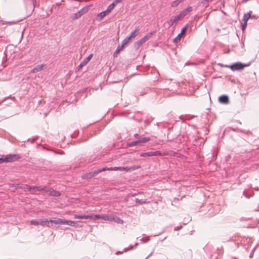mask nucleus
<instances>
[{"instance_id": "f257e3e1", "label": "nucleus", "mask_w": 259, "mask_h": 259, "mask_svg": "<svg viewBox=\"0 0 259 259\" xmlns=\"http://www.w3.org/2000/svg\"><path fill=\"white\" fill-rule=\"evenodd\" d=\"M250 65V63L245 64L241 62H236L230 66L225 65L226 67H229L232 71H237L242 70L244 67Z\"/></svg>"}, {"instance_id": "f03ea898", "label": "nucleus", "mask_w": 259, "mask_h": 259, "mask_svg": "<svg viewBox=\"0 0 259 259\" xmlns=\"http://www.w3.org/2000/svg\"><path fill=\"white\" fill-rule=\"evenodd\" d=\"M155 32V31L151 32L149 33H147L146 35H145L143 38L136 41L135 43V48L137 49H139V48L144 43H145L146 41L149 40L152 35Z\"/></svg>"}, {"instance_id": "7ed1b4c3", "label": "nucleus", "mask_w": 259, "mask_h": 259, "mask_svg": "<svg viewBox=\"0 0 259 259\" xmlns=\"http://www.w3.org/2000/svg\"><path fill=\"white\" fill-rule=\"evenodd\" d=\"M104 171H106V168H99L93 171L90 172L89 174H87L85 175H84L83 178L84 179H91L95 176L97 175L98 174Z\"/></svg>"}, {"instance_id": "20e7f679", "label": "nucleus", "mask_w": 259, "mask_h": 259, "mask_svg": "<svg viewBox=\"0 0 259 259\" xmlns=\"http://www.w3.org/2000/svg\"><path fill=\"white\" fill-rule=\"evenodd\" d=\"M20 158L18 154H9L5 156L6 163H9L16 161Z\"/></svg>"}, {"instance_id": "39448f33", "label": "nucleus", "mask_w": 259, "mask_h": 259, "mask_svg": "<svg viewBox=\"0 0 259 259\" xmlns=\"http://www.w3.org/2000/svg\"><path fill=\"white\" fill-rule=\"evenodd\" d=\"M163 154L159 151H150L140 153L141 157H151L154 156H162Z\"/></svg>"}, {"instance_id": "423d86ee", "label": "nucleus", "mask_w": 259, "mask_h": 259, "mask_svg": "<svg viewBox=\"0 0 259 259\" xmlns=\"http://www.w3.org/2000/svg\"><path fill=\"white\" fill-rule=\"evenodd\" d=\"M45 193L49 195L55 197L60 195V193L59 191H56L52 188H49L47 187H46V190H45Z\"/></svg>"}, {"instance_id": "0eeeda50", "label": "nucleus", "mask_w": 259, "mask_h": 259, "mask_svg": "<svg viewBox=\"0 0 259 259\" xmlns=\"http://www.w3.org/2000/svg\"><path fill=\"white\" fill-rule=\"evenodd\" d=\"M193 10L192 7L189 6L186 9H184V10L182 11L180 14L178 15V16L180 17L181 19L183 18L185 16H186L189 13L191 12Z\"/></svg>"}, {"instance_id": "6e6552de", "label": "nucleus", "mask_w": 259, "mask_h": 259, "mask_svg": "<svg viewBox=\"0 0 259 259\" xmlns=\"http://www.w3.org/2000/svg\"><path fill=\"white\" fill-rule=\"evenodd\" d=\"M87 12V9L84 8L80 9L79 11H78L77 13L74 14L72 16V19H77L80 17L82 15H83L84 14H85Z\"/></svg>"}, {"instance_id": "1a4fd4ad", "label": "nucleus", "mask_w": 259, "mask_h": 259, "mask_svg": "<svg viewBox=\"0 0 259 259\" xmlns=\"http://www.w3.org/2000/svg\"><path fill=\"white\" fill-rule=\"evenodd\" d=\"M93 54L89 55L86 58H85L78 66V69L79 70L83 66H85L92 58Z\"/></svg>"}, {"instance_id": "9d476101", "label": "nucleus", "mask_w": 259, "mask_h": 259, "mask_svg": "<svg viewBox=\"0 0 259 259\" xmlns=\"http://www.w3.org/2000/svg\"><path fill=\"white\" fill-rule=\"evenodd\" d=\"M181 20L180 17L178 15L172 17L171 19L167 22L169 27L172 26L174 23L177 22L178 21Z\"/></svg>"}, {"instance_id": "9b49d317", "label": "nucleus", "mask_w": 259, "mask_h": 259, "mask_svg": "<svg viewBox=\"0 0 259 259\" xmlns=\"http://www.w3.org/2000/svg\"><path fill=\"white\" fill-rule=\"evenodd\" d=\"M219 101L220 103L225 104L229 102L228 96L225 95L221 96L219 98Z\"/></svg>"}, {"instance_id": "f8f14e48", "label": "nucleus", "mask_w": 259, "mask_h": 259, "mask_svg": "<svg viewBox=\"0 0 259 259\" xmlns=\"http://www.w3.org/2000/svg\"><path fill=\"white\" fill-rule=\"evenodd\" d=\"M75 219H92V215H77L75 214L74 215Z\"/></svg>"}, {"instance_id": "ddd939ff", "label": "nucleus", "mask_w": 259, "mask_h": 259, "mask_svg": "<svg viewBox=\"0 0 259 259\" xmlns=\"http://www.w3.org/2000/svg\"><path fill=\"white\" fill-rule=\"evenodd\" d=\"M44 66V64L38 65L32 69L31 72L33 73L38 72L42 70Z\"/></svg>"}, {"instance_id": "4468645a", "label": "nucleus", "mask_w": 259, "mask_h": 259, "mask_svg": "<svg viewBox=\"0 0 259 259\" xmlns=\"http://www.w3.org/2000/svg\"><path fill=\"white\" fill-rule=\"evenodd\" d=\"M39 225L42 226H47L48 227H51L52 226V225H50V222L47 219H39Z\"/></svg>"}, {"instance_id": "2eb2a0df", "label": "nucleus", "mask_w": 259, "mask_h": 259, "mask_svg": "<svg viewBox=\"0 0 259 259\" xmlns=\"http://www.w3.org/2000/svg\"><path fill=\"white\" fill-rule=\"evenodd\" d=\"M140 30V28L139 27H136V29L131 33L130 35L127 37L129 39H131L132 38L135 37L137 35H138V31Z\"/></svg>"}, {"instance_id": "dca6fc26", "label": "nucleus", "mask_w": 259, "mask_h": 259, "mask_svg": "<svg viewBox=\"0 0 259 259\" xmlns=\"http://www.w3.org/2000/svg\"><path fill=\"white\" fill-rule=\"evenodd\" d=\"M80 222H75L71 221L70 222V226L74 227L76 228H81L82 225L79 224Z\"/></svg>"}, {"instance_id": "f3484780", "label": "nucleus", "mask_w": 259, "mask_h": 259, "mask_svg": "<svg viewBox=\"0 0 259 259\" xmlns=\"http://www.w3.org/2000/svg\"><path fill=\"white\" fill-rule=\"evenodd\" d=\"M141 167L140 165H134L132 166H127V171H131L138 169Z\"/></svg>"}, {"instance_id": "a211bd4d", "label": "nucleus", "mask_w": 259, "mask_h": 259, "mask_svg": "<svg viewBox=\"0 0 259 259\" xmlns=\"http://www.w3.org/2000/svg\"><path fill=\"white\" fill-rule=\"evenodd\" d=\"M135 201L137 204H140V205L143 204H146L148 202L146 199H139L138 198H136L135 199Z\"/></svg>"}, {"instance_id": "6ab92c4d", "label": "nucleus", "mask_w": 259, "mask_h": 259, "mask_svg": "<svg viewBox=\"0 0 259 259\" xmlns=\"http://www.w3.org/2000/svg\"><path fill=\"white\" fill-rule=\"evenodd\" d=\"M106 11L101 12L98 15V18L99 20H101L107 14Z\"/></svg>"}, {"instance_id": "aec40b11", "label": "nucleus", "mask_w": 259, "mask_h": 259, "mask_svg": "<svg viewBox=\"0 0 259 259\" xmlns=\"http://www.w3.org/2000/svg\"><path fill=\"white\" fill-rule=\"evenodd\" d=\"M250 12L249 13H248L247 14H245L243 16V18L242 19V21H244V22H247V21L248 20V19L251 16V14H250Z\"/></svg>"}, {"instance_id": "412c9836", "label": "nucleus", "mask_w": 259, "mask_h": 259, "mask_svg": "<svg viewBox=\"0 0 259 259\" xmlns=\"http://www.w3.org/2000/svg\"><path fill=\"white\" fill-rule=\"evenodd\" d=\"M138 144H140L139 140L130 142L127 144V145L128 147H133Z\"/></svg>"}, {"instance_id": "4be33fe9", "label": "nucleus", "mask_w": 259, "mask_h": 259, "mask_svg": "<svg viewBox=\"0 0 259 259\" xmlns=\"http://www.w3.org/2000/svg\"><path fill=\"white\" fill-rule=\"evenodd\" d=\"M50 222V223H54L55 224H61V222H62V219H56V220H50L49 221Z\"/></svg>"}, {"instance_id": "5701e85b", "label": "nucleus", "mask_w": 259, "mask_h": 259, "mask_svg": "<svg viewBox=\"0 0 259 259\" xmlns=\"http://www.w3.org/2000/svg\"><path fill=\"white\" fill-rule=\"evenodd\" d=\"M150 140L149 137H143L139 139L140 144L146 143Z\"/></svg>"}, {"instance_id": "b1692460", "label": "nucleus", "mask_w": 259, "mask_h": 259, "mask_svg": "<svg viewBox=\"0 0 259 259\" xmlns=\"http://www.w3.org/2000/svg\"><path fill=\"white\" fill-rule=\"evenodd\" d=\"M35 189H37V191L45 193V190H46V186H37Z\"/></svg>"}, {"instance_id": "393cba45", "label": "nucleus", "mask_w": 259, "mask_h": 259, "mask_svg": "<svg viewBox=\"0 0 259 259\" xmlns=\"http://www.w3.org/2000/svg\"><path fill=\"white\" fill-rule=\"evenodd\" d=\"M101 219L105 221H109L111 219V217L108 214H101Z\"/></svg>"}, {"instance_id": "a878e982", "label": "nucleus", "mask_w": 259, "mask_h": 259, "mask_svg": "<svg viewBox=\"0 0 259 259\" xmlns=\"http://www.w3.org/2000/svg\"><path fill=\"white\" fill-rule=\"evenodd\" d=\"M181 3V0H176L172 2L171 4L172 7H176L178 6Z\"/></svg>"}, {"instance_id": "bb28decb", "label": "nucleus", "mask_w": 259, "mask_h": 259, "mask_svg": "<svg viewBox=\"0 0 259 259\" xmlns=\"http://www.w3.org/2000/svg\"><path fill=\"white\" fill-rule=\"evenodd\" d=\"M115 5L114 3H112L111 4H110L107 8V10H106L107 13H109L114 8Z\"/></svg>"}, {"instance_id": "cd10ccee", "label": "nucleus", "mask_w": 259, "mask_h": 259, "mask_svg": "<svg viewBox=\"0 0 259 259\" xmlns=\"http://www.w3.org/2000/svg\"><path fill=\"white\" fill-rule=\"evenodd\" d=\"M182 33H179L177 37L174 39V42L175 43H178L179 41H180L181 37L182 36Z\"/></svg>"}, {"instance_id": "c85d7f7f", "label": "nucleus", "mask_w": 259, "mask_h": 259, "mask_svg": "<svg viewBox=\"0 0 259 259\" xmlns=\"http://www.w3.org/2000/svg\"><path fill=\"white\" fill-rule=\"evenodd\" d=\"M130 39L127 36L122 41L121 45L123 46V48L124 47V45L128 44V42L130 41Z\"/></svg>"}, {"instance_id": "c756f323", "label": "nucleus", "mask_w": 259, "mask_h": 259, "mask_svg": "<svg viewBox=\"0 0 259 259\" xmlns=\"http://www.w3.org/2000/svg\"><path fill=\"white\" fill-rule=\"evenodd\" d=\"M114 169H115V171H116V170H120V171L125 170V171H127V166L126 167H122V166L117 167V166H115V168H114Z\"/></svg>"}, {"instance_id": "7c9ffc66", "label": "nucleus", "mask_w": 259, "mask_h": 259, "mask_svg": "<svg viewBox=\"0 0 259 259\" xmlns=\"http://www.w3.org/2000/svg\"><path fill=\"white\" fill-rule=\"evenodd\" d=\"M21 188L25 191H28L30 192V188L31 186L28 185H24L23 186L21 187Z\"/></svg>"}, {"instance_id": "2f4dec72", "label": "nucleus", "mask_w": 259, "mask_h": 259, "mask_svg": "<svg viewBox=\"0 0 259 259\" xmlns=\"http://www.w3.org/2000/svg\"><path fill=\"white\" fill-rule=\"evenodd\" d=\"M122 48L123 46L118 45L115 52L114 53V56H115V54H118L120 52V51L122 49Z\"/></svg>"}, {"instance_id": "473e14b6", "label": "nucleus", "mask_w": 259, "mask_h": 259, "mask_svg": "<svg viewBox=\"0 0 259 259\" xmlns=\"http://www.w3.org/2000/svg\"><path fill=\"white\" fill-rule=\"evenodd\" d=\"M71 221L70 220L62 219L61 224L67 225L68 226H70V222H71Z\"/></svg>"}, {"instance_id": "72a5a7b5", "label": "nucleus", "mask_w": 259, "mask_h": 259, "mask_svg": "<svg viewBox=\"0 0 259 259\" xmlns=\"http://www.w3.org/2000/svg\"><path fill=\"white\" fill-rule=\"evenodd\" d=\"M39 222V219L32 220L31 221V224L34 225H38Z\"/></svg>"}, {"instance_id": "f704fd0d", "label": "nucleus", "mask_w": 259, "mask_h": 259, "mask_svg": "<svg viewBox=\"0 0 259 259\" xmlns=\"http://www.w3.org/2000/svg\"><path fill=\"white\" fill-rule=\"evenodd\" d=\"M37 186H31L30 192L32 194H35L37 191V189H35Z\"/></svg>"}, {"instance_id": "c9c22d12", "label": "nucleus", "mask_w": 259, "mask_h": 259, "mask_svg": "<svg viewBox=\"0 0 259 259\" xmlns=\"http://www.w3.org/2000/svg\"><path fill=\"white\" fill-rule=\"evenodd\" d=\"M149 240H150V238H149V236L146 237H143L140 239L141 241H142L143 243H146V242H148Z\"/></svg>"}, {"instance_id": "e433bc0d", "label": "nucleus", "mask_w": 259, "mask_h": 259, "mask_svg": "<svg viewBox=\"0 0 259 259\" xmlns=\"http://www.w3.org/2000/svg\"><path fill=\"white\" fill-rule=\"evenodd\" d=\"M94 220L96 219H101V214H96L94 216L93 218Z\"/></svg>"}, {"instance_id": "4c0bfd02", "label": "nucleus", "mask_w": 259, "mask_h": 259, "mask_svg": "<svg viewBox=\"0 0 259 259\" xmlns=\"http://www.w3.org/2000/svg\"><path fill=\"white\" fill-rule=\"evenodd\" d=\"M246 26H247V22H244L243 24H242V26H241L242 30H244L245 29Z\"/></svg>"}, {"instance_id": "58836bf2", "label": "nucleus", "mask_w": 259, "mask_h": 259, "mask_svg": "<svg viewBox=\"0 0 259 259\" xmlns=\"http://www.w3.org/2000/svg\"><path fill=\"white\" fill-rule=\"evenodd\" d=\"M4 162H6L5 156L0 157V164Z\"/></svg>"}, {"instance_id": "ea45409f", "label": "nucleus", "mask_w": 259, "mask_h": 259, "mask_svg": "<svg viewBox=\"0 0 259 259\" xmlns=\"http://www.w3.org/2000/svg\"><path fill=\"white\" fill-rule=\"evenodd\" d=\"M105 168H106V170H114V171H115L114 168H115V167H105Z\"/></svg>"}, {"instance_id": "a19ab883", "label": "nucleus", "mask_w": 259, "mask_h": 259, "mask_svg": "<svg viewBox=\"0 0 259 259\" xmlns=\"http://www.w3.org/2000/svg\"><path fill=\"white\" fill-rule=\"evenodd\" d=\"M208 2L209 0H202L201 3L203 4V5H207Z\"/></svg>"}, {"instance_id": "79ce46f5", "label": "nucleus", "mask_w": 259, "mask_h": 259, "mask_svg": "<svg viewBox=\"0 0 259 259\" xmlns=\"http://www.w3.org/2000/svg\"><path fill=\"white\" fill-rule=\"evenodd\" d=\"M186 30V27H183L182 30H181V32L180 33H182V35H183L184 34V33L185 32Z\"/></svg>"}, {"instance_id": "37998d69", "label": "nucleus", "mask_w": 259, "mask_h": 259, "mask_svg": "<svg viewBox=\"0 0 259 259\" xmlns=\"http://www.w3.org/2000/svg\"><path fill=\"white\" fill-rule=\"evenodd\" d=\"M133 247H134V246H132H132H130V247H129V248H125L124 249V251L126 252V251H128V250H130V249H132V248H133Z\"/></svg>"}, {"instance_id": "c03bdc74", "label": "nucleus", "mask_w": 259, "mask_h": 259, "mask_svg": "<svg viewBox=\"0 0 259 259\" xmlns=\"http://www.w3.org/2000/svg\"><path fill=\"white\" fill-rule=\"evenodd\" d=\"M123 0H115L113 3H114L115 5H116L117 3H119L121 2Z\"/></svg>"}, {"instance_id": "a18cd8bd", "label": "nucleus", "mask_w": 259, "mask_h": 259, "mask_svg": "<svg viewBox=\"0 0 259 259\" xmlns=\"http://www.w3.org/2000/svg\"><path fill=\"white\" fill-rule=\"evenodd\" d=\"M181 228H182V226H178L175 229V230L178 231V230H180Z\"/></svg>"}, {"instance_id": "49530a36", "label": "nucleus", "mask_w": 259, "mask_h": 259, "mask_svg": "<svg viewBox=\"0 0 259 259\" xmlns=\"http://www.w3.org/2000/svg\"><path fill=\"white\" fill-rule=\"evenodd\" d=\"M134 137H135L136 138H138V139H139V137H140V136H139V134H134Z\"/></svg>"}, {"instance_id": "de8ad7c7", "label": "nucleus", "mask_w": 259, "mask_h": 259, "mask_svg": "<svg viewBox=\"0 0 259 259\" xmlns=\"http://www.w3.org/2000/svg\"><path fill=\"white\" fill-rule=\"evenodd\" d=\"M152 253L153 251L151 252L150 254H149V255L145 259H147L148 258H149L150 256L152 255Z\"/></svg>"}, {"instance_id": "09e8293b", "label": "nucleus", "mask_w": 259, "mask_h": 259, "mask_svg": "<svg viewBox=\"0 0 259 259\" xmlns=\"http://www.w3.org/2000/svg\"><path fill=\"white\" fill-rule=\"evenodd\" d=\"M243 195H244V196H245L246 197H248L247 196V195L246 194V193H245V191H244V192H243Z\"/></svg>"}, {"instance_id": "8fccbe9b", "label": "nucleus", "mask_w": 259, "mask_h": 259, "mask_svg": "<svg viewBox=\"0 0 259 259\" xmlns=\"http://www.w3.org/2000/svg\"><path fill=\"white\" fill-rule=\"evenodd\" d=\"M252 256H253V254H252V253H251V254H250V255H249V257H250V258H251V257H252Z\"/></svg>"}, {"instance_id": "3c124183", "label": "nucleus", "mask_w": 259, "mask_h": 259, "mask_svg": "<svg viewBox=\"0 0 259 259\" xmlns=\"http://www.w3.org/2000/svg\"><path fill=\"white\" fill-rule=\"evenodd\" d=\"M138 245V243H136L134 245V246H136Z\"/></svg>"}, {"instance_id": "603ef678", "label": "nucleus", "mask_w": 259, "mask_h": 259, "mask_svg": "<svg viewBox=\"0 0 259 259\" xmlns=\"http://www.w3.org/2000/svg\"><path fill=\"white\" fill-rule=\"evenodd\" d=\"M120 252L119 251H118L116 253V254H118Z\"/></svg>"}, {"instance_id": "864d4df0", "label": "nucleus", "mask_w": 259, "mask_h": 259, "mask_svg": "<svg viewBox=\"0 0 259 259\" xmlns=\"http://www.w3.org/2000/svg\"><path fill=\"white\" fill-rule=\"evenodd\" d=\"M254 249H255V248H254L253 249V250H252V251H254Z\"/></svg>"}, {"instance_id": "5fc2aeb1", "label": "nucleus", "mask_w": 259, "mask_h": 259, "mask_svg": "<svg viewBox=\"0 0 259 259\" xmlns=\"http://www.w3.org/2000/svg\"><path fill=\"white\" fill-rule=\"evenodd\" d=\"M184 1V0H181V2H182V1Z\"/></svg>"}]
</instances>
